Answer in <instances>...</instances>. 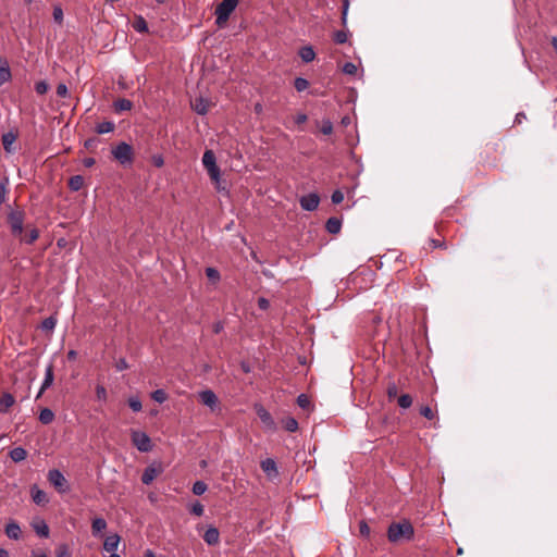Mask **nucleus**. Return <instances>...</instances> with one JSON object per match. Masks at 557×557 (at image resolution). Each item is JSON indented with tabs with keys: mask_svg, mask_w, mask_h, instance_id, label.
Listing matches in <instances>:
<instances>
[{
	"mask_svg": "<svg viewBox=\"0 0 557 557\" xmlns=\"http://www.w3.org/2000/svg\"><path fill=\"white\" fill-rule=\"evenodd\" d=\"M414 530L412 524L403 520L400 522H393L387 529V537L392 543L405 542L412 540Z\"/></svg>",
	"mask_w": 557,
	"mask_h": 557,
	"instance_id": "nucleus-1",
	"label": "nucleus"
},
{
	"mask_svg": "<svg viewBox=\"0 0 557 557\" xmlns=\"http://www.w3.org/2000/svg\"><path fill=\"white\" fill-rule=\"evenodd\" d=\"M202 164L206 168L210 178L215 184L218 190H222L221 187V171L216 164V158L212 150H206L202 156Z\"/></svg>",
	"mask_w": 557,
	"mask_h": 557,
	"instance_id": "nucleus-2",
	"label": "nucleus"
},
{
	"mask_svg": "<svg viewBox=\"0 0 557 557\" xmlns=\"http://www.w3.org/2000/svg\"><path fill=\"white\" fill-rule=\"evenodd\" d=\"M240 0H223L215 8V24L219 27L225 25L231 14L235 11Z\"/></svg>",
	"mask_w": 557,
	"mask_h": 557,
	"instance_id": "nucleus-3",
	"label": "nucleus"
},
{
	"mask_svg": "<svg viewBox=\"0 0 557 557\" xmlns=\"http://www.w3.org/2000/svg\"><path fill=\"white\" fill-rule=\"evenodd\" d=\"M111 152L113 158L121 164H131L133 161V148L125 141L116 145V147L113 148Z\"/></svg>",
	"mask_w": 557,
	"mask_h": 557,
	"instance_id": "nucleus-4",
	"label": "nucleus"
},
{
	"mask_svg": "<svg viewBox=\"0 0 557 557\" xmlns=\"http://www.w3.org/2000/svg\"><path fill=\"white\" fill-rule=\"evenodd\" d=\"M8 223L13 236H22L24 230V212L21 210H11L8 214Z\"/></svg>",
	"mask_w": 557,
	"mask_h": 557,
	"instance_id": "nucleus-5",
	"label": "nucleus"
},
{
	"mask_svg": "<svg viewBox=\"0 0 557 557\" xmlns=\"http://www.w3.org/2000/svg\"><path fill=\"white\" fill-rule=\"evenodd\" d=\"M132 442L134 446L141 453H148L152 449L150 437L143 431H132Z\"/></svg>",
	"mask_w": 557,
	"mask_h": 557,
	"instance_id": "nucleus-6",
	"label": "nucleus"
},
{
	"mask_svg": "<svg viewBox=\"0 0 557 557\" xmlns=\"http://www.w3.org/2000/svg\"><path fill=\"white\" fill-rule=\"evenodd\" d=\"M48 480L61 493H65L69 490L65 476L58 469L49 470Z\"/></svg>",
	"mask_w": 557,
	"mask_h": 557,
	"instance_id": "nucleus-7",
	"label": "nucleus"
},
{
	"mask_svg": "<svg viewBox=\"0 0 557 557\" xmlns=\"http://www.w3.org/2000/svg\"><path fill=\"white\" fill-rule=\"evenodd\" d=\"M198 397L201 404L208 407L211 411H214L219 408V398L213 391H200L198 393Z\"/></svg>",
	"mask_w": 557,
	"mask_h": 557,
	"instance_id": "nucleus-8",
	"label": "nucleus"
},
{
	"mask_svg": "<svg viewBox=\"0 0 557 557\" xmlns=\"http://www.w3.org/2000/svg\"><path fill=\"white\" fill-rule=\"evenodd\" d=\"M262 471L265 473L270 481H274L278 478V469L276 461L273 458H267L260 463Z\"/></svg>",
	"mask_w": 557,
	"mask_h": 557,
	"instance_id": "nucleus-9",
	"label": "nucleus"
},
{
	"mask_svg": "<svg viewBox=\"0 0 557 557\" xmlns=\"http://www.w3.org/2000/svg\"><path fill=\"white\" fill-rule=\"evenodd\" d=\"M299 203L301 209L306 211H313L318 208L320 203V197L315 193H310L300 197Z\"/></svg>",
	"mask_w": 557,
	"mask_h": 557,
	"instance_id": "nucleus-10",
	"label": "nucleus"
},
{
	"mask_svg": "<svg viewBox=\"0 0 557 557\" xmlns=\"http://www.w3.org/2000/svg\"><path fill=\"white\" fill-rule=\"evenodd\" d=\"M256 412L267 429H275L274 420L272 419V416L267 409H264L262 406H256Z\"/></svg>",
	"mask_w": 557,
	"mask_h": 557,
	"instance_id": "nucleus-11",
	"label": "nucleus"
},
{
	"mask_svg": "<svg viewBox=\"0 0 557 557\" xmlns=\"http://www.w3.org/2000/svg\"><path fill=\"white\" fill-rule=\"evenodd\" d=\"M210 102L203 97H197L191 101L193 110L199 115H206L209 110Z\"/></svg>",
	"mask_w": 557,
	"mask_h": 557,
	"instance_id": "nucleus-12",
	"label": "nucleus"
},
{
	"mask_svg": "<svg viewBox=\"0 0 557 557\" xmlns=\"http://www.w3.org/2000/svg\"><path fill=\"white\" fill-rule=\"evenodd\" d=\"M53 380H54L53 366L51 363H49L46 367L45 379H44V381L41 383V386H40V389L38 392L37 398L40 397L42 395V393L52 385Z\"/></svg>",
	"mask_w": 557,
	"mask_h": 557,
	"instance_id": "nucleus-13",
	"label": "nucleus"
},
{
	"mask_svg": "<svg viewBox=\"0 0 557 557\" xmlns=\"http://www.w3.org/2000/svg\"><path fill=\"white\" fill-rule=\"evenodd\" d=\"M121 537L119 534H110L106 537L103 543V549L108 553H116L120 545Z\"/></svg>",
	"mask_w": 557,
	"mask_h": 557,
	"instance_id": "nucleus-14",
	"label": "nucleus"
},
{
	"mask_svg": "<svg viewBox=\"0 0 557 557\" xmlns=\"http://www.w3.org/2000/svg\"><path fill=\"white\" fill-rule=\"evenodd\" d=\"M5 534L11 540H20L22 536L20 524L14 520L9 521L5 525Z\"/></svg>",
	"mask_w": 557,
	"mask_h": 557,
	"instance_id": "nucleus-15",
	"label": "nucleus"
},
{
	"mask_svg": "<svg viewBox=\"0 0 557 557\" xmlns=\"http://www.w3.org/2000/svg\"><path fill=\"white\" fill-rule=\"evenodd\" d=\"M32 528L40 537L46 539L49 536V533H50L49 527L44 519H41V518L34 519L32 522Z\"/></svg>",
	"mask_w": 557,
	"mask_h": 557,
	"instance_id": "nucleus-16",
	"label": "nucleus"
},
{
	"mask_svg": "<svg viewBox=\"0 0 557 557\" xmlns=\"http://www.w3.org/2000/svg\"><path fill=\"white\" fill-rule=\"evenodd\" d=\"M203 541L210 546L216 545L220 542L219 530L215 527L210 525L203 534Z\"/></svg>",
	"mask_w": 557,
	"mask_h": 557,
	"instance_id": "nucleus-17",
	"label": "nucleus"
},
{
	"mask_svg": "<svg viewBox=\"0 0 557 557\" xmlns=\"http://www.w3.org/2000/svg\"><path fill=\"white\" fill-rule=\"evenodd\" d=\"M159 473V469H157L154 466H149L144 470V473L141 475V482L146 485H149Z\"/></svg>",
	"mask_w": 557,
	"mask_h": 557,
	"instance_id": "nucleus-18",
	"label": "nucleus"
},
{
	"mask_svg": "<svg viewBox=\"0 0 557 557\" xmlns=\"http://www.w3.org/2000/svg\"><path fill=\"white\" fill-rule=\"evenodd\" d=\"M33 502L36 505H44L48 503V497L45 491L38 488L36 485H34L30 490Z\"/></svg>",
	"mask_w": 557,
	"mask_h": 557,
	"instance_id": "nucleus-19",
	"label": "nucleus"
},
{
	"mask_svg": "<svg viewBox=\"0 0 557 557\" xmlns=\"http://www.w3.org/2000/svg\"><path fill=\"white\" fill-rule=\"evenodd\" d=\"M11 70L5 59H0V85L8 83L11 79Z\"/></svg>",
	"mask_w": 557,
	"mask_h": 557,
	"instance_id": "nucleus-20",
	"label": "nucleus"
},
{
	"mask_svg": "<svg viewBox=\"0 0 557 557\" xmlns=\"http://www.w3.org/2000/svg\"><path fill=\"white\" fill-rule=\"evenodd\" d=\"M107 529V521L101 518L97 517L91 522V532L94 536H98L102 531Z\"/></svg>",
	"mask_w": 557,
	"mask_h": 557,
	"instance_id": "nucleus-21",
	"label": "nucleus"
},
{
	"mask_svg": "<svg viewBox=\"0 0 557 557\" xmlns=\"http://www.w3.org/2000/svg\"><path fill=\"white\" fill-rule=\"evenodd\" d=\"M16 140V135L12 132H8V133H4L2 135V144H3V148L7 152L11 153L14 151V149L12 148L14 141Z\"/></svg>",
	"mask_w": 557,
	"mask_h": 557,
	"instance_id": "nucleus-22",
	"label": "nucleus"
},
{
	"mask_svg": "<svg viewBox=\"0 0 557 557\" xmlns=\"http://www.w3.org/2000/svg\"><path fill=\"white\" fill-rule=\"evenodd\" d=\"M299 57L305 63H309L314 60L315 52L312 46H305L299 50Z\"/></svg>",
	"mask_w": 557,
	"mask_h": 557,
	"instance_id": "nucleus-23",
	"label": "nucleus"
},
{
	"mask_svg": "<svg viewBox=\"0 0 557 557\" xmlns=\"http://www.w3.org/2000/svg\"><path fill=\"white\" fill-rule=\"evenodd\" d=\"M326 231L330 234H337L342 228V221L337 218H330L325 224Z\"/></svg>",
	"mask_w": 557,
	"mask_h": 557,
	"instance_id": "nucleus-24",
	"label": "nucleus"
},
{
	"mask_svg": "<svg viewBox=\"0 0 557 557\" xmlns=\"http://www.w3.org/2000/svg\"><path fill=\"white\" fill-rule=\"evenodd\" d=\"M115 112H123V111H129L133 107V103L131 100L122 98L113 103Z\"/></svg>",
	"mask_w": 557,
	"mask_h": 557,
	"instance_id": "nucleus-25",
	"label": "nucleus"
},
{
	"mask_svg": "<svg viewBox=\"0 0 557 557\" xmlns=\"http://www.w3.org/2000/svg\"><path fill=\"white\" fill-rule=\"evenodd\" d=\"M27 451L23 447H15L10 451V457L14 462H21L25 460Z\"/></svg>",
	"mask_w": 557,
	"mask_h": 557,
	"instance_id": "nucleus-26",
	"label": "nucleus"
},
{
	"mask_svg": "<svg viewBox=\"0 0 557 557\" xmlns=\"http://www.w3.org/2000/svg\"><path fill=\"white\" fill-rule=\"evenodd\" d=\"M115 128V125L113 122L111 121H106V122H102V123H99L97 124L96 126V132L100 135L102 134H108V133H111L113 132Z\"/></svg>",
	"mask_w": 557,
	"mask_h": 557,
	"instance_id": "nucleus-27",
	"label": "nucleus"
},
{
	"mask_svg": "<svg viewBox=\"0 0 557 557\" xmlns=\"http://www.w3.org/2000/svg\"><path fill=\"white\" fill-rule=\"evenodd\" d=\"M54 419V413L51 409L49 408H44L41 409L40 413H39V421L44 424H49L53 421Z\"/></svg>",
	"mask_w": 557,
	"mask_h": 557,
	"instance_id": "nucleus-28",
	"label": "nucleus"
},
{
	"mask_svg": "<svg viewBox=\"0 0 557 557\" xmlns=\"http://www.w3.org/2000/svg\"><path fill=\"white\" fill-rule=\"evenodd\" d=\"M14 404V398L11 394H4L0 398V412H5Z\"/></svg>",
	"mask_w": 557,
	"mask_h": 557,
	"instance_id": "nucleus-29",
	"label": "nucleus"
},
{
	"mask_svg": "<svg viewBox=\"0 0 557 557\" xmlns=\"http://www.w3.org/2000/svg\"><path fill=\"white\" fill-rule=\"evenodd\" d=\"M84 185V178L81 175L72 176L69 181V187L73 191L79 190Z\"/></svg>",
	"mask_w": 557,
	"mask_h": 557,
	"instance_id": "nucleus-30",
	"label": "nucleus"
},
{
	"mask_svg": "<svg viewBox=\"0 0 557 557\" xmlns=\"http://www.w3.org/2000/svg\"><path fill=\"white\" fill-rule=\"evenodd\" d=\"M57 318L54 315H50L41 322L40 329L42 331H53L57 325Z\"/></svg>",
	"mask_w": 557,
	"mask_h": 557,
	"instance_id": "nucleus-31",
	"label": "nucleus"
},
{
	"mask_svg": "<svg viewBox=\"0 0 557 557\" xmlns=\"http://www.w3.org/2000/svg\"><path fill=\"white\" fill-rule=\"evenodd\" d=\"M283 426L288 432H296L298 430V422L293 417H287L282 421Z\"/></svg>",
	"mask_w": 557,
	"mask_h": 557,
	"instance_id": "nucleus-32",
	"label": "nucleus"
},
{
	"mask_svg": "<svg viewBox=\"0 0 557 557\" xmlns=\"http://www.w3.org/2000/svg\"><path fill=\"white\" fill-rule=\"evenodd\" d=\"M133 27L138 33H145L148 30L147 22L141 15H139L135 18V21L133 23Z\"/></svg>",
	"mask_w": 557,
	"mask_h": 557,
	"instance_id": "nucleus-33",
	"label": "nucleus"
},
{
	"mask_svg": "<svg viewBox=\"0 0 557 557\" xmlns=\"http://www.w3.org/2000/svg\"><path fill=\"white\" fill-rule=\"evenodd\" d=\"M39 237V232L37 228H32L27 235L23 238H21L22 242H24L25 244H33L35 240H37V238Z\"/></svg>",
	"mask_w": 557,
	"mask_h": 557,
	"instance_id": "nucleus-34",
	"label": "nucleus"
},
{
	"mask_svg": "<svg viewBox=\"0 0 557 557\" xmlns=\"http://www.w3.org/2000/svg\"><path fill=\"white\" fill-rule=\"evenodd\" d=\"M206 275H207L208 280L212 283L219 282L220 277H221L219 271L211 267L206 269Z\"/></svg>",
	"mask_w": 557,
	"mask_h": 557,
	"instance_id": "nucleus-35",
	"label": "nucleus"
},
{
	"mask_svg": "<svg viewBox=\"0 0 557 557\" xmlns=\"http://www.w3.org/2000/svg\"><path fill=\"white\" fill-rule=\"evenodd\" d=\"M398 405L401 409H408L412 405V398L408 394H404L398 398Z\"/></svg>",
	"mask_w": 557,
	"mask_h": 557,
	"instance_id": "nucleus-36",
	"label": "nucleus"
},
{
	"mask_svg": "<svg viewBox=\"0 0 557 557\" xmlns=\"http://www.w3.org/2000/svg\"><path fill=\"white\" fill-rule=\"evenodd\" d=\"M151 397L154 401L159 403V404H162L166 400L168 396H166V393L159 388V389H156L154 392H152L151 394Z\"/></svg>",
	"mask_w": 557,
	"mask_h": 557,
	"instance_id": "nucleus-37",
	"label": "nucleus"
},
{
	"mask_svg": "<svg viewBox=\"0 0 557 557\" xmlns=\"http://www.w3.org/2000/svg\"><path fill=\"white\" fill-rule=\"evenodd\" d=\"M207 488L208 486L203 481H196L193 485V493L195 495H202Z\"/></svg>",
	"mask_w": 557,
	"mask_h": 557,
	"instance_id": "nucleus-38",
	"label": "nucleus"
},
{
	"mask_svg": "<svg viewBox=\"0 0 557 557\" xmlns=\"http://www.w3.org/2000/svg\"><path fill=\"white\" fill-rule=\"evenodd\" d=\"M52 15H53V21L55 23H58L59 25H61L63 23V10H62L61 5L57 4L53 7Z\"/></svg>",
	"mask_w": 557,
	"mask_h": 557,
	"instance_id": "nucleus-39",
	"label": "nucleus"
},
{
	"mask_svg": "<svg viewBox=\"0 0 557 557\" xmlns=\"http://www.w3.org/2000/svg\"><path fill=\"white\" fill-rule=\"evenodd\" d=\"M294 86L297 91H304L308 88L309 82L304 77H297L294 82Z\"/></svg>",
	"mask_w": 557,
	"mask_h": 557,
	"instance_id": "nucleus-40",
	"label": "nucleus"
},
{
	"mask_svg": "<svg viewBox=\"0 0 557 557\" xmlns=\"http://www.w3.org/2000/svg\"><path fill=\"white\" fill-rule=\"evenodd\" d=\"M128 405L134 412L140 411L143 408L141 401L138 397H129Z\"/></svg>",
	"mask_w": 557,
	"mask_h": 557,
	"instance_id": "nucleus-41",
	"label": "nucleus"
},
{
	"mask_svg": "<svg viewBox=\"0 0 557 557\" xmlns=\"http://www.w3.org/2000/svg\"><path fill=\"white\" fill-rule=\"evenodd\" d=\"M96 396L99 401H106L107 400V389L103 385H97L96 387Z\"/></svg>",
	"mask_w": 557,
	"mask_h": 557,
	"instance_id": "nucleus-42",
	"label": "nucleus"
},
{
	"mask_svg": "<svg viewBox=\"0 0 557 557\" xmlns=\"http://www.w3.org/2000/svg\"><path fill=\"white\" fill-rule=\"evenodd\" d=\"M321 132L324 135H331L333 132V124L329 119L322 121Z\"/></svg>",
	"mask_w": 557,
	"mask_h": 557,
	"instance_id": "nucleus-43",
	"label": "nucleus"
},
{
	"mask_svg": "<svg viewBox=\"0 0 557 557\" xmlns=\"http://www.w3.org/2000/svg\"><path fill=\"white\" fill-rule=\"evenodd\" d=\"M297 405L302 408V409H307L309 408L310 406V400L308 398L307 395L305 394H300L298 397H297Z\"/></svg>",
	"mask_w": 557,
	"mask_h": 557,
	"instance_id": "nucleus-44",
	"label": "nucleus"
},
{
	"mask_svg": "<svg viewBox=\"0 0 557 557\" xmlns=\"http://www.w3.org/2000/svg\"><path fill=\"white\" fill-rule=\"evenodd\" d=\"M343 72L347 75H354L357 73V65L352 62H346L343 66Z\"/></svg>",
	"mask_w": 557,
	"mask_h": 557,
	"instance_id": "nucleus-45",
	"label": "nucleus"
},
{
	"mask_svg": "<svg viewBox=\"0 0 557 557\" xmlns=\"http://www.w3.org/2000/svg\"><path fill=\"white\" fill-rule=\"evenodd\" d=\"M347 33H345L344 30H337L334 34V41L336 44H345L347 41Z\"/></svg>",
	"mask_w": 557,
	"mask_h": 557,
	"instance_id": "nucleus-46",
	"label": "nucleus"
},
{
	"mask_svg": "<svg viewBox=\"0 0 557 557\" xmlns=\"http://www.w3.org/2000/svg\"><path fill=\"white\" fill-rule=\"evenodd\" d=\"M420 413H421V416H423L424 418H426V419H429V420H432V419H434V417H435V414H434V412H433L432 408H431V407H429V406H423V407H421V408H420Z\"/></svg>",
	"mask_w": 557,
	"mask_h": 557,
	"instance_id": "nucleus-47",
	"label": "nucleus"
},
{
	"mask_svg": "<svg viewBox=\"0 0 557 557\" xmlns=\"http://www.w3.org/2000/svg\"><path fill=\"white\" fill-rule=\"evenodd\" d=\"M331 199L334 205H338L344 200V194L339 189H336L333 191Z\"/></svg>",
	"mask_w": 557,
	"mask_h": 557,
	"instance_id": "nucleus-48",
	"label": "nucleus"
},
{
	"mask_svg": "<svg viewBox=\"0 0 557 557\" xmlns=\"http://www.w3.org/2000/svg\"><path fill=\"white\" fill-rule=\"evenodd\" d=\"M35 90L39 95H44L48 90V84L45 81L37 82L35 85Z\"/></svg>",
	"mask_w": 557,
	"mask_h": 557,
	"instance_id": "nucleus-49",
	"label": "nucleus"
},
{
	"mask_svg": "<svg viewBox=\"0 0 557 557\" xmlns=\"http://www.w3.org/2000/svg\"><path fill=\"white\" fill-rule=\"evenodd\" d=\"M190 512L196 516H202L203 513V506L199 502H195L190 507Z\"/></svg>",
	"mask_w": 557,
	"mask_h": 557,
	"instance_id": "nucleus-50",
	"label": "nucleus"
},
{
	"mask_svg": "<svg viewBox=\"0 0 557 557\" xmlns=\"http://www.w3.org/2000/svg\"><path fill=\"white\" fill-rule=\"evenodd\" d=\"M386 393H387V396H388L389 398H394V397H396V396H397V394H398L397 385H396L394 382H391V383L387 385Z\"/></svg>",
	"mask_w": 557,
	"mask_h": 557,
	"instance_id": "nucleus-51",
	"label": "nucleus"
},
{
	"mask_svg": "<svg viewBox=\"0 0 557 557\" xmlns=\"http://www.w3.org/2000/svg\"><path fill=\"white\" fill-rule=\"evenodd\" d=\"M7 184H8L7 180H4L3 182H0V205H2L5 201Z\"/></svg>",
	"mask_w": 557,
	"mask_h": 557,
	"instance_id": "nucleus-52",
	"label": "nucleus"
},
{
	"mask_svg": "<svg viewBox=\"0 0 557 557\" xmlns=\"http://www.w3.org/2000/svg\"><path fill=\"white\" fill-rule=\"evenodd\" d=\"M57 557H71L69 548L65 544L59 546Z\"/></svg>",
	"mask_w": 557,
	"mask_h": 557,
	"instance_id": "nucleus-53",
	"label": "nucleus"
},
{
	"mask_svg": "<svg viewBox=\"0 0 557 557\" xmlns=\"http://www.w3.org/2000/svg\"><path fill=\"white\" fill-rule=\"evenodd\" d=\"M57 95L60 97H66L69 95L67 86L63 83L59 84L57 87Z\"/></svg>",
	"mask_w": 557,
	"mask_h": 557,
	"instance_id": "nucleus-54",
	"label": "nucleus"
},
{
	"mask_svg": "<svg viewBox=\"0 0 557 557\" xmlns=\"http://www.w3.org/2000/svg\"><path fill=\"white\" fill-rule=\"evenodd\" d=\"M115 368H116L117 371H123V370H126L128 368V363H127V361L124 358H121V359H119L116 361Z\"/></svg>",
	"mask_w": 557,
	"mask_h": 557,
	"instance_id": "nucleus-55",
	"label": "nucleus"
},
{
	"mask_svg": "<svg viewBox=\"0 0 557 557\" xmlns=\"http://www.w3.org/2000/svg\"><path fill=\"white\" fill-rule=\"evenodd\" d=\"M359 530H360L361 535H363V536H369V534H370V528H369V525L367 524V522L361 521V522H360V524H359Z\"/></svg>",
	"mask_w": 557,
	"mask_h": 557,
	"instance_id": "nucleus-56",
	"label": "nucleus"
},
{
	"mask_svg": "<svg viewBox=\"0 0 557 557\" xmlns=\"http://www.w3.org/2000/svg\"><path fill=\"white\" fill-rule=\"evenodd\" d=\"M258 306H259L260 309L267 310L269 308V306H270V302H269V300L267 298L260 297L258 299Z\"/></svg>",
	"mask_w": 557,
	"mask_h": 557,
	"instance_id": "nucleus-57",
	"label": "nucleus"
},
{
	"mask_svg": "<svg viewBox=\"0 0 557 557\" xmlns=\"http://www.w3.org/2000/svg\"><path fill=\"white\" fill-rule=\"evenodd\" d=\"M307 119L308 117H307V115L305 113H299V114H297V116L295 119V122L297 124H302V123H305L307 121Z\"/></svg>",
	"mask_w": 557,
	"mask_h": 557,
	"instance_id": "nucleus-58",
	"label": "nucleus"
},
{
	"mask_svg": "<svg viewBox=\"0 0 557 557\" xmlns=\"http://www.w3.org/2000/svg\"><path fill=\"white\" fill-rule=\"evenodd\" d=\"M525 120V114L523 112H519L516 114L515 122L520 124Z\"/></svg>",
	"mask_w": 557,
	"mask_h": 557,
	"instance_id": "nucleus-59",
	"label": "nucleus"
},
{
	"mask_svg": "<svg viewBox=\"0 0 557 557\" xmlns=\"http://www.w3.org/2000/svg\"><path fill=\"white\" fill-rule=\"evenodd\" d=\"M347 11H348V0H345L344 4H343V21H344V23L346 22Z\"/></svg>",
	"mask_w": 557,
	"mask_h": 557,
	"instance_id": "nucleus-60",
	"label": "nucleus"
},
{
	"mask_svg": "<svg viewBox=\"0 0 557 557\" xmlns=\"http://www.w3.org/2000/svg\"><path fill=\"white\" fill-rule=\"evenodd\" d=\"M76 357H77L76 350H73V349L69 350V352H67V359L69 360H75Z\"/></svg>",
	"mask_w": 557,
	"mask_h": 557,
	"instance_id": "nucleus-61",
	"label": "nucleus"
},
{
	"mask_svg": "<svg viewBox=\"0 0 557 557\" xmlns=\"http://www.w3.org/2000/svg\"><path fill=\"white\" fill-rule=\"evenodd\" d=\"M95 164V159L92 158H87L84 160V165L87 166V168H90Z\"/></svg>",
	"mask_w": 557,
	"mask_h": 557,
	"instance_id": "nucleus-62",
	"label": "nucleus"
},
{
	"mask_svg": "<svg viewBox=\"0 0 557 557\" xmlns=\"http://www.w3.org/2000/svg\"><path fill=\"white\" fill-rule=\"evenodd\" d=\"M223 330V324L221 322H218L213 326L214 333H220Z\"/></svg>",
	"mask_w": 557,
	"mask_h": 557,
	"instance_id": "nucleus-63",
	"label": "nucleus"
},
{
	"mask_svg": "<svg viewBox=\"0 0 557 557\" xmlns=\"http://www.w3.org/2000/svg\"><path fill=\"white\" fill-rule=\"evenodd\" d=\"M550 42H552V46H553L555 52L557 53V37L556 36L552 37Z\"/></svg>",
	"mask_w": 557,
	"mask_h": 557,
	"instance_id": "nucleus-64",
	"label": "nucleus"
}]
</instances>
